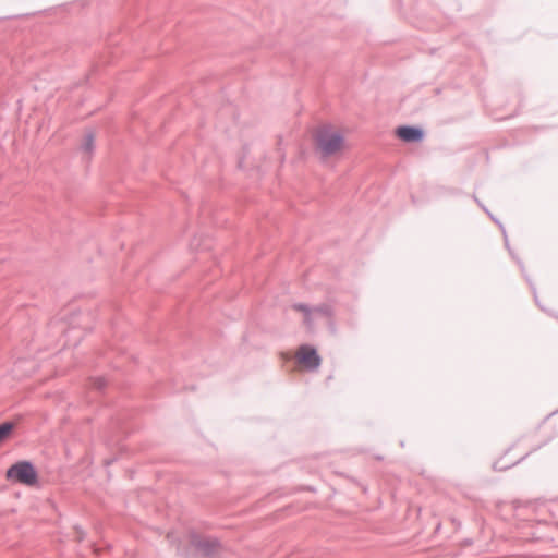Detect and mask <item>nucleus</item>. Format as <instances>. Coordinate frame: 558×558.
I'll use <instances>...</instances> for the list:
<instances>
[{
	"label": "nucleus",
	"instance_id": "nucleus-7",
	"mask_svg": "<svg viewBox=\"0 0 558 558\" xmlns=\"http://www.w3.org/2000/svg\"><path fill=\"white\" fill-rule=\"evenodd\" d=\"M93 140H94V138H93V136H92V135H88V136L86 137V143H85V145H86V149H87V150H90V149H92V147H93Z\"/></svg>",
	"mask_w": 558,
	"mask_h": 558
},
{
	"label": "nucleus",
	"instance_id": "nucleus-1",
	"mask_svg": "<svg viewBox=\"0 0 558 558\" xmlns=\"http://www.w3.org/2000/svg\"><path fill=\"white\" fill-rule=\"evenodd\" d=\"M344 134L337 128L325 125L313 132L315 150L322 158L336 156L343 147Z\"/></svg>",
	"mask_w": 558,
	"mask_h": 558
},
{
	"label": "nucleus",
	"instance_id": "nucleus-6",
	"mask_svg": "<svg viewBox=\"0 0 558 558\" xmlns=\"http://www.w3.org/2000/svg\"><path fill=\"white\" fill-rule=\"evenodd\" d=\"M14 428L15 424L12 422H5L0 425V446L12 437Z\"/></svg>",
	"mask_w": 558,
	"mask_h": 558
},
{
	"label": "nucleus",
	"instance_id": "nucleus-2",
	"mask_svg": "<svg viewBox=\"0 0 558 558\" xmlns=\"http://www.w3.org/2000/svg\"><path fill=\"white\" fill-rule=\"evenodd\" d=\"M5 477L13 483L33 486L37 483V472L32 463L21 461L7 470Z\"/></svg>",
	"mask_w": 558,
	"mask_h": 558
},
{
	"label": "nucleus",
	"instance_id": "nucleus-5",
	"mask_svg": "<svg viewBox=\"0 0 558 558\" xmlns=\"http://www.w3.org/2000/svg\"><path fill=\"white\" fill-rule=\"evenodd\" d=\"M292 308L295 312H299L303 316V320L306 325H312L313 319L322 314V312L318 308H310L304 304H294Z\"/></svg>",
	"mask_w": 558,
	"mask_h": 558
},
{
	"label": "nucleus",
	"instance_id": "nucleus-4",
	"mask_svg": "<svg viewBox=\"0 0 558 558\" xmlns=\"http://www.w3.org/2000/svg\"><path fill=\"white\" fill-rule=\"evenodd\" d=\"M396 134L404 142H420L423 138L422 130L413 126L398 128Z\"/></svg>",
	"mask_w": 558,
	"mask_h": 558
},
{
	"label": "nucleus",
	"instance_id": "nucleus-3",
	"mask_svg": "<svg viewBox=\"0 0 558 558\" xmlns=\"http://www.w3.org/2000/svg\"><path fill=\"white\" fill-rule=\"evenodd\" d=\"M294 356L299 366L305 371L317 369L322 362L317 351L307 344L299 347Z\"/></svg>",
	"mask_w": 558,
	"mask_h": 558
}]
</instances>
